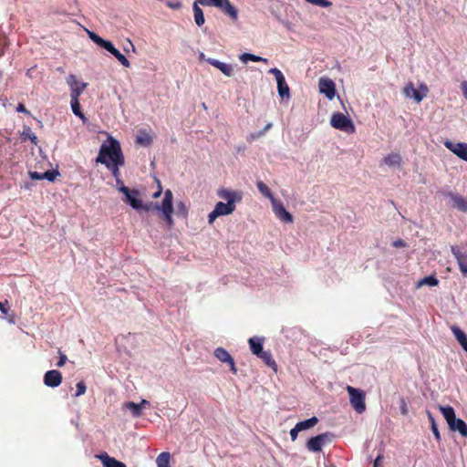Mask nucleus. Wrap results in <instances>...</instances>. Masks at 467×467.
<instances>
[{"label": "nucleus", "mask_w": 467, "mask_h": 467, "mask_svg": "<svg viewBox=\"0 0 467 467\" xmlns=\"http://www.w3.org/2000/svg\"><path fill=\"white\" fill-rule=\"evenodd\" d=\"M217 196L225 202H218L215 204L214 209L208 215L209 223H213L217 217L232 214L236 205L243 201L244 192L240 190L221 187L217 190Z\"/></svg>", "instance_id": "obj_1"}, {"label": "nucleus", "mask_w": 467, "mask_h": 467, "mask_svg": "<svg viewBox=\"0 0 467 467\" xmlns=\"http://www.w3.org/2000/svg\"><path fill=\"white\" fill-rule=\"evenodd\" d=\"M119 161V164H124V156L119 142L113 137H109L107 142H103L99 148L96 162L109 166L108 163Z\"/></svg>", "instance_id": "obj_2"}, {"label": "nucleus", "mask_w": 467, "mask_h": 467, "mask_svg": "<svg viewBox=\"0 0 467 467\" xmlns=\"http://www.w3.org/2000/svg\"><path fill=\"white\" fill-rule=\"evenodd\" d=\"M172 200H173V195H172L171 191L166 190L164 192V197H163L161 204L150 202L144 205L142 204L141 209H143L147 212L153 211V210L158 211L160 213V217L163 221H165L168 228L171 229L174 225V222L172 219V213L174 212L173 205H172Z\"/></svg>", "instance_id": "obj_3"}, {"label": "nucleus", "mask_w": 467, "mask_h": 467, "mask_svg": "<svg viewBox=\"0 0 467 467\" xmlns=\"http://www.w3.org/2000/svg\"><path fill=\"white\" fill-rule=\"evenodd\" d=\"M439 410L451 431H458L463 438H467V424L462 419L456 418L455 410L452 407L439 406Z\"/></svg>", "instance_id": "obj_4"}, {"label": "nucleus", "mask_w": 467, "mask_h": 467, "mask_svg": "<svg viewBox=\"0 0 467 467\" xmlns=\"http://www.w3.org/2000/svg\"><path fill=\"white\" fill-rule=\"evenodd\" d=\"M330 125L334 129L348 134H353L356 131L355 124L350 117L341 112H335L332 114Z\"/></svg>", "instance_id": "obj_5"}, {"label": "nucleus", "mask_w": 467, "mask_h": 467, "mask_svg": "<svg viewBox=\"0 0 467 467\" xmlns=\"http://www.w3.org/2000/svg\"><path fill=\"white\" fill-rule=\"evenodd\" d=\"M402 93L407 99H412L417 103H420L429 93V88L424 82H419L418 88L414 87L413 82L410 81L402 88Z\"/></svg>", "instance_id": "obj_6"}, {"label": "nucleus", "mask_w": 467, "mask_h": 467, "mask_svg": "<svg viewBox=\"0 0 467 467\" xmlns=\"http://www.w3.org/2000/svg\"><path fill=\"white\" fill-rule=\"evenodd\" d=\"M206 5L217 8L222 14L229 17L234 22L238 20V9L230 2V0H206Z\"/></svg>", "instance_id": "obj_7"}, {"label": "nucleus", "mask_w": 467, "mask_h": 467, "mask_svg": "<svg viewBox=\"0 0 467 467\" xmlns=\"http://www.w3.org/2000/svg\"><path fill=\"white\" fill-rule=\"evenodd\" d=\"M347 391L349 395V401L352 408L358 413H363L366 410L365 392L359 389H356L351 386L347 387Z\"/></svg>", "instance_id": "obj_8"}, {"label": "nucleus", "mask_w": 467, "mask_h": 467, "mask_svg": "<svg viewBox=\"0 0 467 467\" xmlns=\"http://www.w3.org/2000/svg\"><path fill=\"white\" fill-rule=\"evenodd\" d=\"M269 73L275 76L277 83V90L279 96L283 99H288L290 98V89L282 71L276 67H274L269 69Z\"/></svg>", "instance_id": "obj_9"}, {"label": "nucleus", "mask_w": 467, "mask_h": 467, "mask_svg": "<svg viewBox=\"0 0 467 467\" xmlns=\"http://www.w3.org/2000/svg\"><path fill=\"white\" fill-rule=\"evenodd\" d=\"M119 191L125 195V202H128L133 209L140 210L142 208V202L140 200V192L136 189H129L125 185L119 188Z\"/></svg>", "instance_id": "obj_10"}, {"label": "nucleus", "mask_w": 467, "mask_h": 467, "mask_svg": "<svg viewBox=\"0 0 467 467\" xmlns=\"http://www.w3.org/2000/svg\"><path fill=\"white\" fill-rule=\"evenodd\" d=\"M271 205L273 213L280 222L285 223H292L294 222L293 215L286 211L281 201L278 199L273 200V203H271Z\"/></svg>", "instance_id": "obj_11"}, {"label": "nucleus", "mask_w": 467, "mask_h": 467, "mask_svg": "<svg viewBox=\"0 0 467 467\" xmlns=\"http://www.w3.org/2000/svg\"><path fill=\"white\" fill-rule=\"evenodd\" d=\"M318 88L321 94H324L327 99L332 100L336 96V84L328 78H320L318 80Z\"/></svg>", "instance_id": "obj_12"}, {"label": "nucleus", "mask_w": 467, "mask_h": 467, "mask_svg": "<svg viewBox=\"0 0 467 467\" xmlns=\"http://www.w3.org/2000/svg\"><path fill=\"white\" fill-rule=\"evenodd\" d=\"M444 146L455 154L458 158L467 162V143L465 142H453L446 140L443 142Z\"/></svg>", "instance_id": "obj_13"}, {"label": "nucleus", "mask_w": 467, "mask_h": 467, "mask_svg": "<svg viewBox=\"0 0 467 467\" xmlns=\"http://www.w3.org/2000/svg\"><path fill=\"white\" fill-rule=\"evenodd\" d=\"M329 441V434L322 433L310 438L306 442V448L309 451L319 452L323 446Z\"/></svg>", "instance_id": "obj_14"}, {"label": "nucleus", "mask_w": 467, "mask_h": 467, "mask_svg": "<svg viewBox=\"0 0 467 467\" xmlns=\"http://www.w3.org/2000/svg\"><path fill=\"white\" fill-rule=\"evenodd\" d=\"M67 84L70 87V99H78L87 88V83L78 81L76 76L70 75L67 78Z\"/></svg>", "instance_id": "obj_15"}, {"label": "nucleus", "mask_w": 467, "mask_h": 467, "mask_svg": "<svg viewBox=\"0 0 467 467\" xmlns=\"http://www.w3.org/2000/svg\"><path fill=\"white\" fill-rule=\"evenodd\" d=\"M214 356L215 358L220 360L222 363H226L229 368H230V370L234 373V374H236L237 373V368L235 367V363H234V358L231 357V355L228 353V351H226L224 348H217L215 350H214Z\"/></svg>", "instance_id": "obj_16"}, {"label": "nucleus", "mask_w": 467, "mask_h": 467, "mask_svg": "<svg viewBox=\"0 0 467 467\" xmlns=\"http://www.w3.org/2000/svg\"><path fill=\"white\" fill-rule=\"evenodd\" d=\"M380 163L389 168L400 169L402 165V157L399 152L392 151L385 155Z\"/></svg>", "instance_id": "obj_17"}, {"label": "nucleus", "mask_w": 467, "mask_h": 467, "mask_svg": "<svg viewBox=\"0 0 467 467\" xmlns=\"http://www.w3.org/2000/svg\"><path fill=\"white\" fill-rule=\"evenodd\" d=\"M62 374L60 371L52 369L48 370L44 375V383L50 388L58 387L62 382Z\"/></svg>", "instance_id": "obj_18"}, {"label": "nucleus", "mask_w": 467, "mask_h": 467, "mask_svg": "<svg viewBox=\"0 0 467 467\" xmlns=\"http://www.w3.org/2000/svg\"><path fill=\"white\" fill-rule=\"evenodd\" d=\"M451 252L457 260L461 272L467 275V250L461 251L458 248L452 247Z\"/></svg>", "instance_id": "obj_19"}, {"label": "nucleus", "mask_w": 467, "mask_h": 467, "mask_svg": "<svg viewBox=\"0 0 467 467\" xmlns=\"http://www.w3.org/2000/svg\"><path fill=\"white\" fill-rule=\"evenodd\" d=\"M449 197L452 202V206L459 210L460 212L467 213V198L463 197L459 193L450 192Z\"/></svg>", "instance_id": "obj_20"}, {"label": "nucleus", "mask_w": 467, "mask_h": 467, "mask_svg": "<svg viewBox=\"0 0 467 467\" xmlns=\"http://www.w3.org/2000/svg\"><path fill=\"white\" fill-rule=\"evenodd\" d=\"M206 61L218 68L226 77H232L234 75V67L231 64L221 62L213 58H209Z\"/></svg>", "instance_id": "obj_21"}, {"label": "nucleus", "mask_w": 467, "mask_h": 467, "mask_svg": "<svg viewBox=\"0 0 467 467\" xmlns=\"http://www.w3.org/2000/svg\"><path fill=\"white\" fill-rule=\"evenodd\" d=\"M148 403L149 402L146 400H142L140 403L128 401L124 404V407L130 410L134 417H140L142 414L144 405Z\"/></svg>", "instance_id": "obj_22"}, {"label": "nucleus", "mask_w": 467, "mask_h": 467, "mask_svg": "<svg viewBox=\"0 0 467 467\" xmlns=\"http://www.w3.org/2000/svg\"><path fill=\"white\" fill-rule=\"evenodd\" d=\"M251 352L256 357L264 350V337H253L248 340Z\"/></svg>", "instance_id": "obj_23"}, {"label": "nucleus", "mask_w": 467, "mask_h": 467, "mask_svg": "<svg viewBox=\"0 0 467 467\" xmlns=\"http://www.w3.org/2000/svg\"><path fill=\"white\" fill-rule=\"evenodd\" d=\"M99 458L101 460L104 467H127L123 462L109 456L106 452L100 454Z\"/></svg>", "instance_id": "obj_24"}, {"label": "nucleus", "mask_w": 467, "mask_h": 467, "mask_svg": "<svg viewBox=\"0 0 467 467\" xmlns=\"http://www.w3.org/2000/svg\"><path fill=\"white\" fill-rule=\"evenodd\" d=\"M438 285H439L438 278L435 275H429V276H425V277L420 279L416 283L415 287L417 289H419L424 285L432 287V286H437Z\"/></svg>", "instance_id": "obj_25"}, {"label": "nucleus", "mask_w": 467, "mask_h": 467, "mask_svg": "<svg viewBox=\"0 0 467 467\" xmlns=\"http://www.w3.org/2000/svg\"><path fill=\"white\" fill-rule=\"evenodd\" d=\"M257 358H261L268 367L277 371V365L269 351L263 350Z\"/></svg>", "instance_id": "obj_26"}, {"label": "nucleus", "mask_w": 467, "mask_h": 467, "mask_svg": "<svg viewBox=\"0 0 467 467\" xmlns=\"http://www.w3.org/2000/svg\"><path fill=\"white\" fill-rule=\"evenodd\" d=\"M198 4L204 5V0H196L193 5L194 18L198 26L204 23V17L202 10L198 6Z\"/></svg>", "instance_id": "obj_27"}, {"label": "nucleus", "mask_w": 467, "mask_h": 467, "mask_svg": "<svg viewBox=\"0 0 467 467\" xmlns=\"http://www.w3.org/2000/svg\"><path fill=\"white\" fill-rule=\"evenodd\" d=\"M258 191L273 203V200H277L272 193L270 188L262 181L256 182Z\"/></svg>", "instance_id": "obj_28"}, {"label": "nucleus", "mask_w": 467, "mask_h": 467, "mask_svg": "<svg viewBox=\"0 0 467 467\" xmlns=\"http://www.w3.org/2000/svg\"><path fill=\"white\" fill-rule=\"evenodd\" d=\"M317 422H318L317 418V417H312L310 419L299 421L296 425L302 431H306V430L313 428L314 426L317 425Z\"/></svg>", "instance_id": "obj_29"}, {"label": "nucleus", "mask_w": 467, "mask_h": 467, "mask_svg": "<svg viewBox=\"0 0 467 467\" xmlns=\"http://www.w3.org/2000/svg\"><path fill=\"white\" fill-rule=\"evenodd\" d=\"M240 60L243 62V63H247L248 61H254V62H265V63H267L268 60L265 57H259V56H255L254 54H250V53H244L242 54L240 57H239Z\"/></svg>", "instance_id": "obj_30"}, {"label": "nucleus", "mask_w": 467, "mask_h": 467, "mask_svg": "<svg viewBox=\"0 0 467 467\" xmlns=\"http://www.w3.org/2000/svg\"><path fill=\"white\" fill-rule=\"evenodd\" d=\"M109 166H106L109 170H110L112 176L116 179V182H121L120 179V171L119 168L124 164H119V161L114 163H108Z\"/></svg>", "instance_id": "obj_31"}, {"label": "nucleus", "mask_w": 467, "mask_h": 467, "mask_svg": "<svg viewBox=\"0 0 467 467\" xmlns=\"http://www.w3.org/2000/svg\"><path fill=\"white\" fill-rule=\"evenodd\" d=\"M136 141L138 144L147 147L151 144L152 138L149 133L143 131L137 136Z\"/></svg>", "instance_id": "obj_32"}, {"label": "nucleus", "mask_w": 467, "mask_h": 467, "mask_svg": "<svg viewBox=\"0 0 467 467\" xmlns=\"http://www.w3.org/2000/svg\"><path fill=\"white\" fill-rule=\"evenodd\" d=\"M70 105H71L73 113L76 116H78V118H80L81 119H84L85 116L80 109V104H79L78 99H70Z\"/></svg>", "instance_id": "obj_33"}, {"label": "nucleus", "mask_w": 467, "mask_h": 467, "mask_svg": "<svg viewBox=\"0 0 467 467\" xmlns=\"http://www.w3.org/2000/svg\"><path fill=\"white\" fill-rule=\"evenodd\" d=\"M170 459H171V455L169 452H161L158 457H157V465L158 467H170L169 466V463H170Z\"/></svg>", "instance_id": "obj_34"}, {"label": "nucleus", "mask_w": 467, "mask_h": 467, "mask_svg": "<svg viewBox=\"0 0 467 467\" xmlns=\"http://www.w3.org/2000/svg\"><path fill=\"white\" fill-rule=\"evenodd\" d=\"M428 418H429V420L431 421V431H432L435 439L438 441H441V434H440V431L438 430L437 424L435 422L434 417L432 416V414L431 412H428Z\"/></svg>", "instance_id": "obj_35"}, {"label": "nucleus", "mask_w": 467, "mask_h": 467, "mask_svg": "<svg viewBox=\"0 0 467 467\" xmlns=\"http://www.w3.org/2000/svg\"><path fill=\"white\" fill-rule=\"evenodd\" d=\"M113 56L119 61V63L124 66L125 67H129L130 66V61L127 59V57L121 54L118 49L116 52L113 53Z\"/></svg>", "instance_id": "obj_36"}, {"label": "nucleus", "mask_w": 467, "mask_h": 467, "mask_svg": "<svg viewBox=\"0 0 467 467\" xmlns=\"http://www.w3.org/2000/svg\"><path fill=\"white\" fill-rule=\"evenodd\" d=\"M305 1L311 5H317L320 7H325V8L330 7L332 5V3L328 0H305Z\"/></svg>", "instance_id": "obj_37"}, {"label": "nucleus", "mask_w": 467, "mask_h": 467, "mask_svg": "<svg viewBox=\"0 0 467 467\" xmlns=\"http://www.w3.org/2000/svg\"><path fill=\"white\" fill-rule=\"evenodd\" d=\"M23 139L24 140H30L34 144L37 143V137L32 132L30 128L26 129L23 131Z\"/></svg>", "instance_id": "obj_38"}, {"label": "nucleus", "mask_w": 467, "mask_h": 467, "mask_svg": "<svg viewBox=\"0 0 467 467\" xmlns=\"http://www.w3.org/2000/svg\"><path fill=\"white\" fill-rule=\"evenodd\" d=\"M58 175L59 172L57 171H47L43 172V179H46L49 182H54Z\"/></svg>", "instance_id": "obj_39"}, {"label": "nucleus", "mask_w": 467, "mask_h": 467, "mask_svg": "<svg viewBox=\"0 0 467 467\" xmlns=\"http://www.w3.org/2000/svg\"><path fill=\"white\" fill-rule=\"evenodd\" d=\"M76 388H77V392L75 394V397H79V396L84 395L86 393L87 387H86V384H85V382L83 380L78 382L77 385H76Z\"/></svg>", "instance_id": "obj_40"}, {"label": "nucleus", "mask_w": 467, "mask_h": 467, "mask_svg": "<svg viewBox=\"0 0 467 467\" xmlns=\"http://www.w3.org/2000/svg\"><path fill=\"white\" fill-rule=\"evenodd\" d=\"M8 46V42L6 40L5 36L0 32V57H2L5 53V47Z\"/></svg>", "instance_id": "obj_41"}, {"label": "nucleus", "mask_w": 467, "mask_h": 467, "mask_svg": "<svg viewBox=\"0 0 467 467\" xmlns=\"http://www.w3.org/2000/svg\"><path fill=\"white\" fill-rule=\"evenodd\" d=\"M101 47L105 48L107 51H109L112 55L114 52L117 51V48L114 47V45L110 41H108V40H104V42L101 45Z\"/></svg>", "instance_id": "obj_42"}, {"label": "nucleus", "mask_w": 467, "mask_h": 467, "mask_svg": "<svg viewBox=\"0 0 467 467\" xmlns=\"http://www.w3.org/2000/svg\"><path fill=\"white\" fill-rule=\"evenodd\" d=\"M178 213L182 216L186 217L188 214V208L183 202H180L177 205Z\"/></svg>", "instance_id": "obj_43"}, {"label": "nucleus", "mask_w": 467, "mask_h": 467, "mask_svg": "<svg viewBox=\"0 0 467 467\" xmlns=\"http://www.w3.org/2000/svg\"><path fill=\"white\" fill-rule=\"evenodd\" d=\"M58 354H59V360L57 363V366L58 368H61L66 364L67 358L60 349H58Z\"/></svg>", "instance_id": "obj_44"}, {"label": "nucleus", "mask_w": 467, "mask_h": 467, "mask_svg": "<svg viewBox=\"0 0 467 467\" xmlns=\"http://www.w3.org/2000/svg\"><path fill=\"white\" fill-rule=\"evenodd\" d=\"M90 36V38L97 44L99 45V47H101L102 43L104 42L105 39L101 38L100 36H99L98 35H96L95 33H90L89 34Z\"/></svg>", "instance_id": "obj_45"}, {"label": "nucleus", "mask_w": 467, "mask_h": 467, "mask_svg": "<svg viewBox=\"0 0 467 467\" xmlns=\"http://www.w3.org/2000/svg\"><path fill=\"white\" fill-rule=\"evenodd\" d=\"M300 431H301L298 429L296 425L290 431V436L293 441H295L297 439L298 432Z\"/></svg>", "instance_id": "obj_46"}, {"label": "nucleus", "mask_w": 467, "mask_h": 467, "mask_svg": "<svg viewBox=\"0 0 467 467\" xmlns=\"http://www.w3.org/2000/svg\"><path fill=\"white\" fill-rule=\"evenodd\" d=\"M28 175L32 180H43V172L29 171Z\"/></svg>", "instance_id": "obj_47"}, {"label": "nucleus", "mask_w": 467, "mask_h": 467, "mask_svg": "<svg viewBox=\"0 0 467 467\" xmlns=\"http://www.w3.org/2000/svg\"><path fill=\"white\" fill-rule=\"evenodd\" d=\"M460 88L462 96L467 99V80H463L460 84Z\"/></svg>", "instance_id": "obj_48"}, {"label": "nucleus", "mask_w": 467, "mask_h": 467, "mask_svg": "<svg viewBox=\"0 0 467 467\" xmlns=\"http://www.w3.org/2000/svg\"><path fill=\"white\" fill-rule=\"evenodd\" d=\"M16 111L17 112H22V113H25L26 115H28L30 112L26 109L25 105L22 104V103H19L16 107Z\"/></svg>", "instance_id": "obj_49"}, {"label": "nucleus", "mask_w": 467, "mask_h": 467, "mask_svg": "<svg viewBox=\"0 0 467 467\" xmlns=\"http://www.w3.org/2000/svg\"><path fill=\"white\" fill-rule=\"evenodd\" d=\"M392 245L394 247H405L406 246V243L403 240H401V239H398V240H395L392 243Z\"/></svg>", "instance_id": "obj_50"}, {"label": "nucleus", "mask_w": 467, "mask_h": 467, "mask_svg": "<svg viewBox=\"0 0 467 467\" xmlns=\"http://www.w3.org/2000/svg\"><path fill=\"white\" fill-rule=\"evenodd\" d=\"M167 5L172 9H179L182 6L181 2H168Z\"/></svg>", "instance_id": "obj_51"}, {"label": "nucleus", "mask_w": 467, "mask_h": 467, "mask_svg": "<svg viewBox=\"0 0 467 467\" xmlns=\"http://www.w3.org/2000/svg\"><path fill=\"white\" fill-rule=\"evenodd\" d=\"M8 304V301H5V303L0 302V311L4 315H8L9 309L5 307V305Z\"/></svg>", "instance_id": "obj_52"}, {"label": "nucleus", "mask_w": 467, "mask_h": 467, "mask_svg": "<svg viewBox=\"0 0 467 467\" xmlns=\"http://www.w3.org/2000/svg\"><path fill=\"white\" fill-rule=\"evenodd\" d=\"M381 460H382V455H379V456L375 459L373 466H374V467H379V463H380Z\"/></svg>", "instance_id": "obj_53"}, {"label": "nucleus", "mask_w": 467, "mask_h": 467, "mask_svg": "<svg viewBox=\"0 0 467 467\" xmlns=\"http://www.w3.org/2000/svg\"><path fill=\"white\" fill-rule=\"evenodd\" d=\"M161 193V189H160L158 192H156L154 194H153V198H158Z\"/></svg>", "instance_id": "obj_54"}, {"label": "nucleus", "mask_w": 467, "mask_h": 467, "mask_svg": "<svg viewBox=\"0 0 467 467\" xmlns=\"http://www.w3.org/2000/svg\"><path fill=\"white\" fill-rule=\"evenodd\" d=\"M272 127V123H268L265 128V131L268 130L269 129H271Z\"/></svg>", "instance_id": "obj_55"}, {"label": "nucleus", "mask_w": 467, "mask_h": 467, "mask_svg": "<svg viewBox=\"0 0 467 467\" xmlns=\"http://www.w3.org/2000/svg\"><path fill=\"white\" fill-rule=\"evenodd\" d=\"M117 185H118V189H119V187H122V185H124V183H123V182L121 181V182H117Z\"/></svg>", "instance_id": "obj_56"}, {"label": "nucleus", "mask_w": 467, "mask_h": 467, "mask_svg": "<svg viewBox=\"0 0 467 467\" xmlns=\"http://www.w3.org/2000/svg\"><path fill=\"white\" fill-rule=\"evenodd\" d=\"M402 412H403V414H406V413H407V409H406V408H403V409H402Z\"/></svg>", "instance_id": "obj_57"}, {"label": "nucleus", "mask_w": 467, "mask_h": 467, "mask_svg": "<svg viewBox=\"0 0 467 467\" xmlns=\"http://www.w3.org/2000/svg\"><path fill=\"white\" fill-rule=\"evenodd\" d=\"M203 56H204V55H203L202 53H201V54H200V58L202 59V58L203 57Z\"/></svg>", "instance_id": "obj_58"}]
</instances>
